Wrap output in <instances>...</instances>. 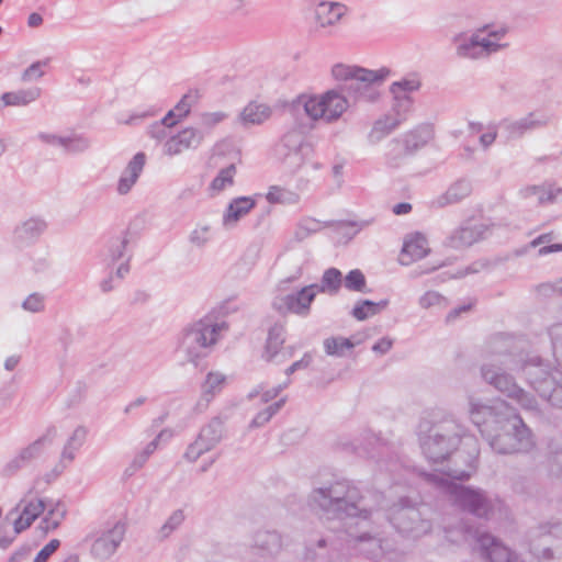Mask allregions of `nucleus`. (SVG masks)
I'll use <instances>...</instances> for the list:
<instances>
[{
	"label": "nucleus",
	"mask_w": 562,
	"mask_h": 562,
	"mask_svg": "<svg viewBox=\"0 0 562 562\" xmlns=\"http://www.w3.org/2000/svg\"><path fill=\"white\" fill-rule=\"evenodd\" d=\"M514 349L515 338L512 335L499 333L492 336L486 344V351L499 357V360L481 366L482 380L521 408L537 412L536 398L516 383L512 373L519 374L542 398L562 409V384L553 387L559 383L557 375H561L560 372L551 373L540 357L515 352Z\"/></svg>",
	"instance_id": "obj_1"
},
{
	"label": "nucleus",
	"mask_w": 562,
	"mask_h": 562,
	"mask_svg": "<svg viewBox=\"0 0 562 562\" xmlns=\"http://www.w3.org/2000/svg\"><path fill=\"white\" fill-rule=\"evenodd\" d=\"M469 415L491 449L498 454L527 452L535 445L530 428L504 400L498 398L487 405L470 396Z\"/></svg>",
	"instance_id": "obj_2"
},
{
	"label": "nucleus",
	"mask_w": 562,
	"mask_h": 562,
	"mask_svg": "<svg viewBox=\"0 0 562 562\" xmlns=\"http://www.w3.org/2000/svg\"><path fill=\"white\" fill-rule=\"evenodd\" d=\"M417 435L423 454L434 463L446 460L457 449L461 440L464 446L469 447L465 457L462 451L456 453L454 468H450L447 473L435 472L436 474L463 481L468 480L475 471L480 453L476 439L465 435V428L456 419L447 417L434 424L422 422Z\"/></svg>",
	"instance_id": "obj_3"
},
{
	"label": "nucleus",
	"mask_w": 562,
	"mask_h": 562,
	"mask_svg": "<svg viewBox=\"0 0 562 562\" xmlns=\"http://www.w3.org/2000/svg\"><path fill=\"white\" fill-rule=\"evenodd\" d=\"M383 503L384 495L380 491L364 488L360 482L346 479L315 487L308 495V505L312 508L336 519L357 517L368 520Z\"/></svg>",
	"instance_id": "obj_4"
},
{
	"label": "nucleus",
	"mask_w": 562,
	"mask_h": 562,
	"mask_svg": "<svg viewBox=\"0 0 562 562\" xmlns=\"http://www.w3.org/2000/svg\"><path fill=\"white\" fill-rule=\"evenodd\" d=\"M387 550L379 531L327 532L311 536L306 541L305 559L310 561L342 562L348 554H360L381 561Z\"/></svg>",
	"instance_id": "obj_5"
},
{
	"label": "nucleus",
	"mask_w": 562,
	"mask_h": 562,
	"mask_svg": "<svg viewBox=\"0 0 562 562\" xmlns=\"http://www.w3.org/2000/svg\"><path fill=\"white\" fill-rule=\"evenodd\" d=\"M424 482L449 497L458 508L479 518H490L495 509H499L502 501L492 497L485 491L477 487L465 486L456 483V479L441 474L418 472Z\"/></svg>",
	"instance_id": "obj_6"
},
{
	"label": "nucleus",
	"mask_w": 562,
	"mask_h": 562,
	"mask_svg": "<svg viewBox=\"0 0 562 562\" xmlns=\"http://www.w3.org/2000/svg\"><path fill=\"white\" fill-rule=\"evenodd\" d=\"M387 67L371 70L356 65L336 64L331 75L336 80L344 81L341 92L353 103H375L381 98L380 87L391 76Z\"/></svg>",
	"instance_id": "obj_7"
},
{
	"label": "nucleus",
	"mask_w": 562,
	"mask_h": 562,
	"mask_svg": "<svg viewBox=\"0 0 562 562\" xmlns=\"http://www.w3.org/2000/svg\"><path fill=\"white\" fill-rule=\"evenodd\" d=\"M508 34L505 25L487 24L470 35L460 34L453 40L458 57L470 60H480L508 47L503 40Z\"/></svg>",
	"instance_id": "obj_8"
},
{
	"label": "nucleus",
	"mask_w": 562,
	"mask_h": 562,
	"mask_svg": "<svg viewBox=\"0 0 562 562\" xmlns=\"http://www.w3.org/2000/svg\"><path fill=\"white\" fill-rule=\"evenodd\" d=\"M45 510L47 514L41 520L40 528L44 532H48L59 527L66 516V507L60 503L52 505L43 498L31 496V493L25 495L8 514V518L16 515L13 519L14 535L31 527Z\"/></svg>",
	"instance_id": "obj_9"
},
{
	"label": "nucleus",
	"mask_w": 562,
	"mask_h": 562,
	"mask_svg": "<svg viewBox=\"0 0 562 562\" xmlns=\"http://www.w3.org/2000/svg\"><path fill=\"white\" fill-rule=\"evenodd\" d=\"M227 328L225 322L217 323L211 317H205L186 328L179 341V348L194 362L206 355L207 348L216 344L218 335Z\"/></svg>",
	"instance_id": "obj_10"
},
{
	"label": "nucleus",
	"mask_w": 562,
	"mask_h": 562,
	"mask_svg": "<svg viewBox=\"0 0 562 562\" xmlns=\"http://www.w3.org/2000/svg\"><path fill=\"white\" fill-rule=\"evenodd\" d=\"M391 525L402 535L413 539L420 538L431 530V522L424 517L419 507L407 497L401 498L389 509Z\"/></svg>",
	"instance_id": "obj_11"
},
{
	"label": "nucleus",
	"mask_w": 562,
	"mask_h": 562,
	"mask_svg": "<svg viewBox=\"0 0 562 562\" xmlns=\"http://www.w3.org/2000/svg\"><path fill=\"white\" fill-rule=\"evenodd\" d=\"M299 103L313 121L336 122L348 109L347 97L337 90H329L318 95H302Z\"/></svg>",
	"instance_id": "obj_12"
},
{
	"label": "nucleus",
	"mask_w": 562,
	"mask_h": 562,
	"mask_svg": "<svg viewBox=\"0 0 562 562\" xmlns=\"http://www.w3.org/2000/svg\"><path fill=\"white\" fill-rule=\"evenodd\" d=\"M126 532V524L122 520H109L98 530L87 536L91 540V554L98 560L111 558L122 543Z\"/></svg>",
	"instance_id": "obj_13"
},
{
	"label": "nucleus",
	"mask_w": 562,
	"mask_h": 562,
	"mask_svg": "<svg viewBox=\"0 0 562 562\" xmlns=\"http://www.w3.org/2000/svg\"><path fill=\"white\" fill-rule=\"evenodd\" d=\"M227 419L226 415L218 414L204 424L194 441L188 446L184 459L195 462L202 454L214 449L224 438V426Z\"/></svg>",
	"instance_id": "obj_14"
},
{
	"label": "nucleus",
	"mask_w": 562,
	"mask_h": 562,
	"mask_svg": "<svg viewBox=\"0 0 562 562\" xmlns=\"http://www.w3.org/2000/svg\"><path fill=\"white\" fill-rule=\"evenodd\" d=\"M315 289L310 284L288 294L276 295L271 306L280 315L294 314L307 317L311 313V305L317 295Z\"/></svg>",
	"instance_id": "obj_15"
},
{
	"label": "nucleus",
	"mask_w": 562,
	"mask_h": 562,
	"mask_svg": "<svg viewBox=\"0 0 562 562\" xmlns=\"http://www.w3.org/2000/svg\"><path fill=\"white\" fill-rule=\"evenodd\" d=\"M462 537L465 541L474 540L480 548L481 555L487 562H515L516 554L490 533H480L471 527L461 526Z\"/></svg>",
	"instance_id": "obj_16"
},
{
	"label": "nucleus",
	"mask_w": 562,
	"mask_h": 562,
	"mask_svg": "<svg viewBox=\"0 0 562 562\" xmlns=\"http://www.w3.org/2000/svg\"><path fill=\"white\" fill-rule=\"evenodd\" d=\"M56 434L57 429L55 426L48 427L41 437L31 442L29 446L22 448L16 453V456H14L5 463L3 473L8 476H11L21 469L27 467L33 460L37 459L42 454L45 445L53 442Z\"/></svg>",
	"instance_id": "obj_17"
},
{
	"label": "nucleus",
	"mask_w": 562,
	"mask_h": 562,
	"mask_svg": "<svg viewBox=\"0 0 562 562\" xmlns=\"http://www.w3.org/2000/svg\"><path fill=\"white\" fill-rule=\"evenodd\" d=\"M285 334L284 324L277 323L269 328L261 356L265 361L281 364L294 356V346H284Z\"/></svg>",
	"instance_id": "obj_18"
},
{
	"label": "nucleus",
	"mask_w": 562,
	"mask_h": 562,
	"mask_svg": "<svg viewBox=\"0 0 562 562\" xmlns=\"http://www.w3.org/2000/svg\"><path fill=\"white\" fill-rule=\"evenodd\" d=\"M550 122V115L533 111L516 120L505 119L498 126L506 139H517L527 133L548 126Z\"/></svg>",
	"instance_id": "obj_19"
},
{
	"label": "nucleus",
	"mask_w": 562,
	"mask_h": 562,
	"mask_svg": "<svg viewBox=\"0 0 562 562\" xmlns=\"http://www.w3.org/2000/svg\"><path fill=\"white\" fill-rule=\"evenodd\" d=\"M204 132L200 128L188 126L177 134L166 138L162 144V153L168 157L181 155L186 150L198 149L204 140Z\"/></svg>",
	"instance_id": "obj_20"
},
{
	"label": "nucleus",
	"mask_w": 562,
	"mask_h": 562,
	"mask_svg": "<svg viewBox=\"0 0 562 562\" xmlns=\"http://www.w3.org/2000/svg\"><path fill=\"white\" fill-rule=\"evenodd\" d=\"M348 12V7L341 2L321 1L314 9L315 29L326 34H333Z\"/></svg>",
	"instance_id": "obj_21"
},
{
	"label": "nucleus",
	"mask_w": 562,
	"mask_h": 562,
	"mask_svg": "<svg viewBox=\"0 0 562 562\" xmlns=\"http://www.w3.org/2000/svg\"><path fill=\"white\" fill-rule=\"evenodd\" d=\"M88 437V428L85 426H77L70 436L67 438L63 450L60 452L59 462L55 465L50 473L45 475V481L50 483L58 477L66 468L74 462L77 453L85 445Z\"/></svg>",
	"instance_id": "obj_22"
},
{
	"label": "nucleus",
	"mask_w": 562,
	"mask_h": 562,
	"mask_svg": "<svg viewBox=\"0 0 562 562\" xmlns=\"http://www.w3.org/2000/svg\"><path fill=\"white\" fill-rule=\"evenodd\" d=\"M562 539V522L541 525L531 532L532 554L539 559L549 560L553 558L552 539Z\"/></svg>",
	"instance_id": "obj_23"
},
{
	"label": "nucleus",
	"mask_w": 562,
	"mask_h": 562,
	"mask_svg": "<svg viewBox=\"0 0 562 562\" xmlns=\"http://www.w3.org/2000/svg\"><path fill=\"white\" fill-rule=\"evenodd\" d=\"M251 548L263 559H274L283 550V539L277 530L258 529L251 537Z\"/></svg>",
	"instance_id": "obj_24"
},
{
	"label": "nucleus",
	"mask_w": 562,
	"mask_h": 562,
	"mask_svg": "<svg viewBox=\"0 0 562 562\" xmlns=\"http://www.w3.org/2000/svg\"><path fill=\"white\" fill-rule=\"evenodd\" d=\"M47 228V223L41 217H30L21 222L13 232V243L19 247L35 244Z\"/></svg>",
	"instance_id": "obj_25"
},
{
	"label": "nucleus",
	"mask_w": 562,
	"mask_h": 562,
	"mask_svg": "<svg viewBox=\"0 0 562 562\" xmlns=\"http://www.w3.org/2000/svg\"><path fill=\"white\" fill-rule=\"evenodd\" d=\"M350 449L359 456L372 459L390 451L387 442L371 430L363 431L359 438L350 442Z\"/></svg>",
	"instance_id": "obj_26"
},
{
	"label": "nucleus",
	"mask_w": 562,
	"mask_h": 562,
	"mask_svg": "<svg viewBox=\"0 0 562 562\" xmlns=\"http://www.w3.org/2000/svg\"><path fill=\"white\" fill-rule=\"evenodd\" d=\"M146 164V155L143 151H139L133 156V158L128 161L127 166L122 171L117 184L116 192L120 195H126L131 192L133 187L138 181L144 167Z\"/></svg>",
	"instance_id": "obj_27"
},
{
	"label": "nucleus",
	"mask_w": 562,
	"mask_h": 562,
	"mask_svg": "<svg viewBox=\"0 0 562 562\" xmlns=\"http://www.w3.org/2000/svg\"><path fill=\"white\" fill-rule=\"evenodd\" d=\"M487 233L484 224H472L456 229L448 238V246L454 249L469 247L483 239Z\"/></svg>",
	"instance_id": "obj_28"
},
{
	"label": "nucleus",
	"mask_w": 562,
	"mask_h": 562,
	"mask_svg": "<svg viewBox=\"0 0 562 562\" xmlns=\"http://www.w3.org/2000/svg\"><path fill=\"white\" fill-rule=\"evenodd\" d=\"M428 252L429 247L427 238L420 233L412 234L404 240L400 262L403 266H408L413 261L423 259Z\"/></svg>",
	"instance_id": "obj_29"
},
{
	"label": "nucleus",
	"mask_w": 562,
	"mask_h": 562,
	"mask_svg": "<svg viewBox=\"0 0 562 562\" xmlns=\"http://www.w3.org/2000/svg\"><path fill=\"white\" fill-rule=\"evenodd\" d=\"M404 142L408 154L415 155L426 147L435 137V130L431 124H419L400 136Z\"/></svg>",
	"instance_id": "obj_30"
},
{
	"label": "nucleus",
	"mask_w": 562,
	"mask_h": 562,
	"mask_svg": "<svg viewBox=\"0 0 562 562\" xmlns=\"http://www.w3.org/2000/svg\"><path fill=\"white\" fill-rule=\"evenodd\" d=\"M256 206V201L250 196L235 198L227 205L222 224L225 228H233L238 221L247 215Z\"/></svg>",
	"instance_id": "obj_31"
},
{
	"label": "nucleus",
	"mask_w": 562,
	"mask_h": 562,
	"mask_svg": "<svg viewBox=\"0 0 562 562\" xmlns=\"http://www.w3.org/2000/svg\"><path fill=\"white\" fill-rule=\"evenodd\" d=\"M471 191V183L468 180L461 179L452 183L445 193L436 199L434 203L438 207L456 204L469 196Z\"/></svg>",
	"instance_id": "obj_32"
},
{
	"label": "nucleus",
	"mask_w": 562,
	"mask_h": 562,
	"mask_svg": "<svg viewBox=\"0 0 562 562\" xmlns=\"http://www.w3.org/2000/svg\"><path fill=\"white\" fill-rule=\"evenodd\" d=\"M548 336L551 340L552 352L558 363V368L551 369L549 364L543 362V366L547 367L548 371L551 373L560 372L561 375H557L558 384L553 385L557 387L559 384H562V323H554L548 327Z\"/></svg>",
	"instance_id": "obj_33"
},
{
	"label": "nucleus",
	"mask_w": 562,
	"mask_h": 562,
	"mask_svg": "<svg viewBox=\"0 0 562 562\" xmlns=\"http://www.w3.org/2000/svg\"><path fill=\"white\" fill-rule=\"evenodd\" d=\"M226 381V376L221 372H209L204 383L202 384L201 401L198 406L206 408L210 402L218 394Z\"/></svg>",
	"instance_id": "obj_34"
},
{
	"label": "nucleus",
	"mask_w": 562,
	"mask_h": 562,
	"mask_svg": "<svg viewBox=\"0 0 562 562\" xmlns=\"http://www.w3.org/2000/svg\"><path fill=\"white\" fill-rule=\"evenodd\" d=\"M271 115V110L268 105L250 102L239 114L240 123L245 126L258 125L263 123Z\"/></svg>",
	"instance_id": "obj_35"
},
{
	"label": "nucleus",
	"mask_w": 562,
	"mask_h": 562,
	"mask_svg": "<svg viewBox=\"0 0 562 562\" xmlns=\"http://www.w3.org/2000/svg\"><path fill=\"white\" fill-rule=\"evenodd\" d=\"M398 127L400 125L395 120L387 114H384L374 121L367 137L368 142L372 145H376Z\"/></svg>",
	"instance_id": "obj_36"
},
{
	"label": "nucleus",
	"mask_w": 562,
	"mask_h": 562,
	"mask_svg": "<svg viewBox=\"0 0 562 562\" xmlns=\"http://www.w3.org/2000/svg\"><path fill=\"white\" fill-rule=\"evenodd\" d=\"M237 168L235 164H229L218 170L217 175L209 184L211 195L220 194L221 192L232 188L235 183Z\"/></svg>",
	"instance_id": "obj_37"
},
{
	"label": "nucleus",
	"mask_w": 562,
	"mask_h": 562,
	"mask_svg": "<svg viewBox=\"0 0 562 562\" xmlns=\"http://www.w3.org/2000/svg\"><path fill=\"white\" fill-rule=\"evenodd\" d=\"M130 243L131 234L127 231H123L119 235L109 238L105 258L112 263L125 258L126 248Z\"/></svg>",
	"instance_id": "obj_38"
},
{
	"label": "nucleus",
	"mask_w": 562,
	"mask_h": 562,
	"mask_svg": "<svg viewBox=\"0 0 562 562\" xmlns=\"http://www.w3.org/2000/svg\"><path fill=\"white\" fill-rule=\"evenodd\" d=\"M342 284V274L336 268H329L324 271L321 282L313 283L312 286H315V293H326L329 295H335L338 293L340 286Z\"/></svg>",
	"instance_id": "obj_39"
},
{
	"label": "nucleus",
	"mask_w": 562,
	"mask_h": 562,
	"mask_svg": "<svg viewBox=\"0 0 562 562\" xmlns=\"http://www.w3.org/2000/svg\"><path fill=\"white\" fill-rule=\"evenodd\" d=\"M414 98L404 95H392V105L389 113L401 126L406 122L414 110Z\"/></svg>",
	"instance_id": "obj_40"
},
{
	"label": "nucleus",
	"mask_w": 562,
	"mask_h": 562,
	"mask_svg": "<svg viewBox=\"0 0 562 562\" xmlns=\"http://www.w3.org/2000/svg\"><path fill=\"white\" fill-rule=\"evenodd\" d=\"M422 88V78L417 72H411L390 85V93L392 95L412 97Z\"/></svg>",
	"instance_id": "obj_41"
},
{
	"label": "nucleus",
	"mask_w": 562,
	"mask_h": 562,
	"mask_svg": "<svg viewBox=\"0 0 562 562\" xmlns=\"http://www.w3.org/2000/svg\"><path fill=\"white\" fill-rule=\"evenodd\" d=\"M407 156L412 155L400 136L387 143L384 159L389 167L398 168Z\"/></svg>",
	"instance_id": "obj_42"
},
{
	"label": "nucleus",
	"mask_w": 562,
	"mask_h": 562,
	"mask_svg": "<svg viewBox=\"0 0 562 562\" xmlns=\"http://www.w3.org/2000/svg\"><path fill=\"white\" fill-rule=\"evenodd\" d=\"M307 142L300 131H290L283 135L280 143L277 145L278 157L284 158L288 154L297 151L301 147L306 145Z\"/></svg>",
	"instance_id": "obj_43"
},
{
	"label": "nucleus",
	"mask_w": 562,
	"mask_h": 562,
	"mask_svg": "<svg viewBox=\"0 0 562 562\" xmlns=\"http://www.w3.org/2000/svg\"><path fill=\"white\" fill-rule=\"evenodd\" d=\"M41 95V89L37 87H33L25 90H19L13 92H5L2 94L1 100L5 106L11 105H26L35 100H37Z\"/></svg>",
	"instance_id": "obj_44"
},
{
	"label": "nucleus",
	"mask_w": 562,
	"mask_h": 562,
	"mask_svg": "<svg viewBox=\"0 0 562 562\" xmlns=\"http://www.w3.org/2000/svg\"><path fill=\"white\" fill-rule=\"evenodd\" d=\"M550 475L562 481V439L552 438L549 442Z\"/></svg>",
	"instance_id": "obj_45"
},
{
	"label": "nucleus",
	"mask_w": 562,
	"mask_h": 562,
	"mask_svg": "<svg viewBox=\"0 0 562 562\" xmlns=\"http://www.w3.org/2000/svg\"><path fill=\"white\" fill-rule=\"evenodd\" d=\"M91 146V140L85 134L70 133L64 135L63 149L67 154H81L88 150Z\"/></svg>",
	"instance_id": "obj_46"
},
{
	"label": "nucleus",
	"mask_w": 562,
	"mask_h": 562,
	"mask_svg": "<svg viewBox=\"0 0 562 562\" xmlns=\"http://www.w3.org/2000/svg\"><path fill=\"white\" fill-rule=\"evenodd\" d=\"M171 437H172L171 430H169V429L161 430L156 436L155 439H153L150 442H148L146 445V447L144 448V450L140 453L135 456L132 465L136 470L140 469L146 463L148 458L156 451V449L158 448L159 441L160 440H169Z\"/></svg>",
	"instance_id": "obj_47"
},
{
	"label": "nucleus",
	"mask_w": 562,
	"mask_h": 562,
	"mask_svg": "<svg viewBox=\"0 0 562 562\" xmlns=\"http://www.w3.org/2000/svg\"><path fill=\"white\" fill-rule=\"evenodd\" d=\"M387 300L373 302L370 300H362L352 308L351 315L358 321H364L370 316L378 314L386 307Z\"/></svg>",
	"instance_id": "obj_48"
},
{
	"label": "nucleus",
	"mask_w": 562,
	"mask_h": 562,
	"mask_svg": "<svg viewBox=\"0 0 562 562\" xmlns=\"http://www.w3.org/2000/svg\"><path fill=\"white\" fill-rule=\"evenodd\" d=\"M266 199L272 204H296L300 195L291 190L279 186H271L266 194Z\"/></svg>",
	"instance_id": "obj_49"
},
{
	"label": "nucleus",
	"mask_w": 562,
	"mask_h": 562,
	"mask_svg": "<svg viewBox=\"0 0 562 562\" xmlns=\"http://www.w3.org/2000/svg\"><path fill=\"white\" fill-rule=\"evenodd\" d=\"M355 344L345 337H329L324 340V349L328 356L344 357L346 350H350Z\"/></svg>",
	"instance_id": "obj_50"
},
{
	"label": "nucleus",
	"mask_w": 562,
	"mask_h": 562,
	"mask_svg": "<svg viewBox=\"0 0 562 562\" xmlns=\"http://www.w3.org/2000/svg\"><path fill=\"white\" fill-rule=\"evenodd\" d=\"M285 401V397H282L279 401L267 406L265 409L257 413V415L250 422L249 427L259 428L268 424L271 420V418L284 406Z\"/></svg>",
	"instance_id": "obj_51"
},
{
	"label": "nucleus",
	"mask_w": 562,
	"mask_h": 562,
	"mask_svg": "<svg viewBox=\"0 0 562 562\" xmlns=\"http://www.w3.org/2000/svg\"><path fill=\"white\" fill-rule=\"evenodd\" d=\"M313 153V148L310 143L301 147L297 151L288 154L286 157L281 158L282 162L292 171L299 170L305 162V160Z\"/></svg>",
	"instance_id": "obj_52"
},
{
	"label": "nucleus",
	"mask_w": 562,
	"mask_h": 562,
	"mask_svg": "<svg viewBox=\"0 0 562 562\" xmlns=\"http://www.w3.org/2000/svg\"><path fill=\"white\" fill-rule=\"evenodd\" d=\"M376 469L380 475L389 474L392 482L397 483L400 480L397 474L404 470V467L400 462L397 458L390 457L387 460L378 459L376 460Z\"/></svg>",
	"instance_id": "obj_53"
},
{
	"label": "nucleus",
	"mask_w": 562,
	"mask_h": 562,
	"mask_svg": "<svg viewBox=\"0 0 562 562\" xmlns=\"http://www.w3.org/2000/svg\"><path fill=\"white\" fill-rule=\"evenodd\" d=\"M184 519L186 515L182 509L173 510L159 530V536L161 537V539L168 538L175 530H177L182 525Z\"/></svg>",
	"instance_id": "obj_54"
},
{
	"label": "nucleus",
	"mask_w": 562,
	"mask_h": 562,
	"mask_svg": "<svg viewBox=\"0 0 562 562\" xmlns=\"http://www.w3.org/2000/svg\"><path fill=\"white\" fill-rule=\"evenodd\" d=\"M528 194L537 195L539 204L553 203L558 195L562 193V189L553 187H530L527 189Z\"/></svg>",
	"instance_id": "obj_55"
},
{
	"label": "nucleus",
	"mask_w": 562,
	"mask_h": 562,
	"mask_svg": "<svg viewBox=\"0 0 562 562\" xmlns=\"http://www.w3.org/2000/svg\"><path fill=\"white\" fill-rule=\"evenodd\" d=\"M347 290L353 292H363L366 289V278L361 270L353 269L342 280Z\"/></svg>",
	"instance_id": "obj_56"
},
{
	"label": "nucleus",
	"mask_w": 562,
	"mask_h": 562,
	"mask_svg": "<svg viewBox=\"0 0 562 562\" xmlns=\"http://www.w3.org/2000/svg\"><path fill=\"white\" fill-rule=\"evenodd\" d=\"M419 306L422 308H430V307H446L447 300L437 291H427L424 293L418 300Z\"/></svg>",
	"instance_id": "obj_57"
},
{
	"label": "nucleus",
	"mask_w": 562,
	"mask_h": 562,
	"mask_svg": "<svg viewBox=\"0 0 562 562\" xmlns=\"http://www.w3.org/2000/svg\"><path fill=\"white\" fill-rule=\"evenodd\" d=\"M198 101V93L194 91H189L183 94L179 102L176 104L175 110L178 113V116H181L183 120L190 114L191 109Z\"/></svg>",
	"instance_id": "obj_58"
},
{
	"label": "nucleus",
	"mask_w": 562,
	"mask_h": 562,
	"mask_svg": "<svg viewBox=\"0 0 562 562\" xmlns=\"http://www.w3.org/2000/svg\"><path fill=\"white\" fill-rule=\"evenodd\" d=\"M22 308L30 313H41L45 310V295L34 292L22 303Z\"/></svg>",
	"instance_id": "obj_59"
},
{
	"label": "nucleus",
	"mask_w": 562,
	"mask_h": 562,
	"mask_svg": "<svg viewBox=\"0 0 562 562\" xmlns=\"http://www.w3.org/2000/svg\"><path fill=\"white\" fill-rule=\"evenodd\" d=\"M322 224L313 217H304L297 224L296 235L300 238H305L311 234L321 231Z\"/></svg>",
	"instance_id": "obj_60"
},
{
	"label": "nucleus",
	"mask_w": 562,
	"mask_h": 562,
	"mask_svg": "<svg viewBox=\"0 0 562 562\" xmlns=\"http://www.w3.org/2000/svg\"><path fill=\"white\" fill-rule=\"evenodd\" d=\"M289 384H290V380H288L283 384H279L278 386H274V387L263 391V392L259 391L258 389H255L248 394V397L255 398L257 396H260L261 403H268V402L272 401L273 398H276L285 387L289 386Z\"/></svg>",
	"instance_id": "obj_61"
},
{
	"label": "nucleus",
	"mask_w": 562,
	"mask_h": 562,
	"mask_svg": "<svg viewBox=\"0 0 562 562\" xmlns=\"http://www.w3.org/2000/svg\"><path fill=\"white\" fill-rule=\"evenodd\" d=\"M211 239V227L209 225L198 226L189 237L191 244L203 247Z\"/></svg>",
	"instance_id": "obj_62"
},
{
	"label": "nucleus",
	"mask_w": 562,
	"mask_h": 562,
	"mask_svg": "<svg viewBox=\"0 0 562 562\" xmlns=\"http://www.w3.org/2000/svg\"><path fill=\"white\" fill-rule=\"evenodd\" d=\"M48 64V60H38V61H35L33 63L31 66H29L23 75H22V80L23 81H33V80H36L41 77H43L44 75V71H43V68L45 66H47Z\"/></svg>",
	"instance_id": "obj_63"
},
{
	"label": "nucleus",
	"mask_w": 562,
	"mask_h": 562,
	"mask_svg": "<svg viewBox=\"0 0 562 562\" xmlns=\"http://www.w3.org/2000/svg\"><path fill=\"white\" fill-rule=\"evenodd\" d=\"M59 546L60 541L58 539H52L40 550L34 559V562H47V560L59 548Z\"/></svg>",
	"instance_id": "obj_64"
}]
</instances>
